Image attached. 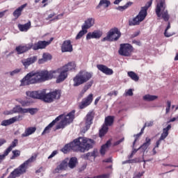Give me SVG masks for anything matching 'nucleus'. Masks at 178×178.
I'll use <instances>...</instances> for the list:
<instances>
[{"mask_svg": "<svg viewBox=\"0 0 178 178\" xmlns=\"http://www.w3.org/2000/svg\"><path fill=\"white\" fill-rule=\"evenodd\" d=\"M88 33V31L86 30L85 29H83L82 27V30L79 31V33L77 34V35L76 36V40H80L82 38V37L86 35Z\"/></svg>", "mask_w": 178, "mask_h": 178, "instance_id": "58836bf2", "label": "nucleus"}, {"mask_svg": "<svg viewBox=\"0 0 178 178\" xmlns=\"http://www.w3.org/2000/svg\"><path fill=\"white\" fill-rule=\"evenodd\" d=\"M38 60V56H34L30 58H28L26 59H24L22 60V64L25 67V68H27L30 65L34 64Z\"/></svg>", "mask_w": 178, "mask_h": 178, "instance_id": "aec40b11", "label": "nucleus"}, {"mask_svg": "<svg viewBox=\"0 0 178 178\" xmlns=\"http://www.w3.org/2000/svg\"><path fill=\"white\" fill-rule=\"evenodd\" d=\"M47 61L45 60V59L42 57V58H40L38 60V64L39 65H42L45 63Z\"/></svg>", "mask_w": 178, "mask_h": 178, "instance_id": "4d7b16f0", "label": "nucleus"}, {"mask_svg": "<svg viewBox=\"0 0 178 178\" xmlns=\"http://www.w3.org/2000/svg\"><path fill=\"white\" fill-rule=\"evenodd\" d=\"M109 174H103L97 176H95L93 178H109Z\"/></svg>", "mask_w": 178, "mask_h": 178, "instance_id": "49530a36", "label": "nucleus"}, {"mask_svg": "<svg viewBox=\"0 0 178 178\" xmlns=\"http://www.w3.org/2000/svg\"><path fill=\"white\" fill-rule=\"evenodd\" d=\"M42 58L44 59L46 62L51 60L52 58L51 55L47 53H44Z\"/></svg>", "mask_w": 178, "mask_h": 178, "instance_id": "c03bdc74", "label": "nucleus"}, {"mask_svg": "<svg viewBox=\"0 0 178 178\" xmlns=\"http://www.w3.org/2000/svg\"><path fill=\"white\" fill-rule=\"evenodd\" d=\"M134 51V47L130 44H121L119 54L120 56L130 57Z\"/></svg>", "mask_w": 178, "mask_h": 178, "instance_id": "9d476101", "label": "nucleus"}, {"mask_svg": "<svg viewBox=\"0 0 178 178\" xmlns=\"http://www.w3.org/2000/svg\"><path fill=\"white\" fill-rule=\"evenodd\" d=\"M153 0H150L147 2V5L141 8V10L138 15L133 19L129 20V26H139L147 16V10L152 6Z\"/></svg>", "mask_w": 178, "mask_h": 178, "instance_id": "39448f33", "label": "nucleus"}, {"mask_svg": "<svg viewBox=\"0 0 178 178\" xmlns=\"http://www.w3.org/2000/svg\"><path fill=\"white\" fill-rule=\"evenodd\" d=\"M17 144H18V140L15 139L12 142L11 145L4 151L3 154H0V159L1 162H3L6 159V157L9 154V153L12 151V149L15 147H17Z\"/></svg>", "mask_w": 178, "mask_h": 178, "instance_id": "ddd939ff", "label": "nucleus"}, {"mask_svg": "<svg viewBox=\"0 0 178 178\" xmlns=\"http://www.w3.org/2000/svg\"><path fill=\"white\" fill-rule=\"evenodd\" d=\"M144 173L145 172H138V174L135 175L133 178H140L141 177L143 176Z\"/></svg>", "mask_w": 178, "mask_h": 178, "instance_id": "603ef678", "label": "nucleus"}, {"mask_svg": "<svg viewBox=\"0 0 178 178\" xmlns=\"http://www.w3.org/2000/svg\"><path fill=\"white\" fill-rule=\"evenodd\" d=\"M76 65L74 62H70L68 64L57 69L56 70L49 71V74H51V79L56 77V74H58L56 79V83L63 82L68 76L67 72L72 70H75Z\"/></svg>", "mask_w": 178, "mask_h": 178, "instance_id": "20e7f679", "label": "nucleus"}, {"mask_svg": "<svg viewBox=\"0 0 178 178\" xmlns=\"http://www.w3.org/2000/svg\"><path fill=\"white\" fill-rule=\"evenodd\" d=\"M108 131V127L104 124L102 128L99 130V136L101 138L104 137Z\"/></svg>", "mask_w": 178, "mask_h": 178, "instance_id": "4c0bfd02", "label": "nucleus"}, {"mask_svg": "<svg viewBox=\"0 0 178 178\" xmlns=\"http://www.w3.org/2000/svg\"><path fill=\"white\" fill-rule=\"evenodd\" d=\"M31 26V22H27L25 24H18V29L21 32H27Z\"/></svg>", "mask_w": 178, "mask_h": 178, "instance_id": "bb28decb", "label": "nucleus"}, {"mask_svg": "<svg viewBox=\"0 0 178 178\" xmlns=\"http://www.w3.org/2000/svg\"><path fill=\"white\" fill-rule=\"evenodd\" d=\"M111 1L108 0H101L97 6V9H99L102 6H104L105 8H107L110 6Z\"/></svg>", "mask_w": 178, "mask_h": 178, "instance_id": "473e14b6", "label": "nucleus"}, {"mask_svg": "<svg viewBox=\"0 0 178 178\" xmlns=\"http://www.w3.org/2000/svg\"><path fill=\"white\" fill-rule=\"evenodd\" d=\"M97 67L101 72L107 76H111L114 73L113 70L111 68L108 67L105 65L99 64L97 65Z\"/></svg>", "mask_w": 178, "mask_h": 178, "instance_id": "f3484780", "label": "nucleus"}, {"mask_svg": "<svg viewBox=\"0 0 178 178\" xmlns=\"http://www.w3.org/2000/svg\"><path fill=\"white\" fill-rule=\"evenodd\" d=\"M93 101V94H90L88 97L83 99L81 102L79 104V108L81 110H83L88 106H89Z\"/></svg>", "mask_w": 178, "mask_h": 178, "instance_id": "f8f14e48", "label": "nucleus"}, {"mask_svg": "<svg viewBox=\"0 0 178 178\" xmlns=\"http://www.w3.org/2000/svg\"><path fill=\"white\" fill-rule=\"evenodd\" d=\"M102 36V33L100 31H95L92 33L90 32L87 34L86 40L99 39Z\"/></svg>", "mask_w": 178, "mask_h": 178, "instance_id": "412c9836", "label": "nucleus"}, {"mask_svg": "<svg viewBox=\"0 0 178 178\" xmlns=\"http://www.w3.org/2000/svg\"><path fill=\"white\" fill-rule=\"evenodd\" d=\"M128 76L130 77L133 81L138 82L139 81V76L136 74V72L131 71L128 72Z\"/></svg>", "mask_w": 178, "mask_h": 178, "instance_id": "e433bc0d", "label": "nucleus"}, {"mask_svg": "<svg viewBox=\"0 0 178 178\" xmlns=\"http://www.w3.org/2000/svg\"><path fill=\"white\" fill-rule=\"evenodd\" d=\"M133 5V2L129 1L124 5L125 8L128 9L129 7H131Z\"/></svg>", "mask_w": 178, "mask_h": 178, "instance_id": "bf43d9fd", "label": "nucleus"}, {"mask_svg": "<svg viewBox=\"0 0 178 178\" xmlns=\"http://www.w3.org/2000/svg\"><path fill=\"white\" fill-rule=\"evenodd\" d=\"M75 110L70 112L63 119L65 122L67 124L72 123L74 119Z\"/></svg>", "mask_w": 178, "mask_h": 178, "instance_id": "393cba45", "label": "nucleus"}, {"mask_svg": "<svg viewBox=\"0 0 178 178\" xmlns=\"http://www.w3.org/2000/svg\"><path fill=\"white\" fill-rule=\"evenodd\" d=\"M124 140V138H121L120 140H119L115 142L114 144H113V145H114V146H118V145H120L122 143H123Z\"/></svg>", "mask_w": 178, "mask_h": 178, "instance_id": "8fccbe9b", "label": "nucleus"}, {"mask_svg": "<svg viewBox=\"0 0 178 178\" xmlns=\"http://www.w3.org/2000/svg\"><path fill=\"white\" fill-rule=\"evenodd\" d=\"M27 111L22 108L20 106L17 105L13 109V113H26Z\"/></svg>", "mask_w": 178, "mask_h": 178, "instance_id": "72a5a7b5", "label": "nucleus"}, {"mask_svg": "<svg viewBox=\"0 0 178 178\" xmlns=\"http://www.w3.org/2000/svg\"><path fill=\"white\" fill-rule=\"evenodd\" d=\"M26 6V3L23 4L13 12V15L16 19H19V17L22 15V13Z\"/></svg>", "mask_w": 178, "mask_h": 178, "instance_id": "b1692460", "label": "nucleus"}, {"mask_svg": "<svg viewBox=\"0 0 178 178\" xmlns=\"http://www.w3.org/2000/svg\"><path fill=\"white\" fill-rule=\"evenodd\" d=\"M73 47L70 40H66L61 46V51L63 53L72 52Z\"/></svg>", "mask_w": 178, "mask_h": 178, "instance_id": "dca6fc26", "label": "nucleus"}, {"mask_svg": "<svg viewBox=\"0 0 178 178\" xmlns=\"http://www.w3.org/2000/svg\"><path fill=\"white\" fill-rule=\"evenodd\" d=\"M21 155V151L19 149H15L13 151V156L10 157V160H15L16 158Z\"/></svg>", "mask_w": 178, "mask_h": 178, "instance_id": "ea45409f", "label": "nucleus"}, {"mask_svg": "<svg viewBox=\"0 0 178 178\" xmlns=\"http://www.w3.org/2000/svg\"><path fill=\"white\" fill-rule=\"evenodd\" d=\"M51 74L47 70L32 71L28 73L21 81V86L44 83L51 80Z\"/></svg>", "mask_w": 178, "mask_h": 178, "instance_id": "f03ea898", "label": "nucleus"}, {"mask_svg": "<svg viewBox=\"0 0 178 178\" xmlns=\"http://www.w3.org/2000/svg\"><path fill=\"white\" fill-rule=\"evenodd\" d=\"M69 158H65L62 162L58 165L56 169V171L66 170L68 166Z\"/></svg>", "mask_w": 178, "mask_h": 178, "instance_id": "5701e85b", "label": "nucleus"}, {"mask_svg": "<svg viewBox=\"0 0 178 178\" xmlns=\"http://www.w3.org/2000/svg\"><path fill=\"white\" fill-rule=\"evenodd\" d=\"M170 28H171L170 22H168V26H167V28H166V29H165V33H164L165 37H166V38H170V37L172 36V34L168 33V31L169 29H170Z\"/></svg>", "mask_w": 178, "mask_h": 178, "instance_id": "37998d69", "label": "nucleus"}, {"mask_svg": "<svg viewBox=\"0 0 178 178\" xmlns=\"http://www.w3.org/2000/svg\"><path fill=\"white\" fill-rule=\"evenodd\" d=\"M127 94L129 96H133L134 93H133L132 89H129V90L127 91Z\"/></svg>", "mask_w": 178, "mask_h": 178, "instance_id": "338daca9", "label": "nucleus"}, {"mask_svg": "<svg viewBox=\"0 0 178 178\" xmlns=\"http://www.w3.org/2000/svg\"><path fill=\"white\" fill-rule=\"evenodd\" d=\"M95 116V112L94 110L90 111L84 118L86 122V129H89L90 126L93 124V120Z\"/></svg>", "mask_w": 178, "mask_h": 178, "instance_id": "9b49d317", "label": "nucleus"}, {"mask_svg": "<svg viewBox=\"0 0 178 178\" xmlns=\"http://www.w3.org/2000/svg\"><path fill=\"white\" fill-rule=\"evenodd\" d=\"M154 125V122L153 121H149V122H147L145 124V127H151Z\"/></svg>", "mask_w": 178, "mask_h": 178, "instance_id": "3c124183", "label": "nucleus"}, {"mask_svg": "<svg viewBox=\"0 0 178 178\" xmlns=\"http://www.w3.org/2000/svg\"><path fill=\"white\" fill-rule=\"evenodd\" d=\"M20 120H22V116L19 115L11 118L8 120H3L1 125L3 127H7V126L11 125V124H14L15 122H16L17 121H20Z\"/></svg>", "mask_w": 178, "mask_h": 178, "instance_id": "2eb2a0df", "label": "nucleus"}, {"mask_svg": "<svg viewBox=\"0 0 178 178\" xmlns=\"http://www.w3.org/2000/svg\"><path fill=\"white\" fill-rule=\"evenodd\" d=\"M57 154H58V151H57V150L53 151V152L51 153V154L48 157V159H52V158L54 157Z\"/></svg>", "mask_w": 178, "mask_h": 178, "instance_id": "864d4df0", "label": "nucleus"}, {"mask_svg": "<svg viewBox=\"0 0 178 178\" xmlns=\"http://www.w3.org/2000/svg\"><path fill=\"white\" fill-rule=\"evenodd\" d=\"M151 145V139L149 137L145 138V143H144L140 147L139 149H143L144 152L147 149V148Z\"/></svg>", "mask_w": 178, "mask_h": 178, "instance_id": "2f4dec72", "label": "nucleus"}, {"mask_svg": "<svg viewBox=\"0 0 178 178\" xmlns=\"http://www.w3.org/2000/svg\"><path fill=\"white\" fill-rule=\"evenodd\" d=\"M94 145L95 140L93 139L79 137L74 139L72 142L66 144L62 149H60V151L65 154H67L72 151L74 152L84 153L86 151L92 149Z\"/></svg>", "mask_w": 178, "mask_h": 178, "instance_id": "f257e3e1", "label": "nucleus"}, {"mask_svg": "<svg viewBox=\"0 0 178 178\" xmlns=\"http://www.w3.org/2000/svg\"><path fill=\"white\" fill-rule=\"evenodd\" d=\"M35 159L36 156H31L28 160L25 161L18 168H15L13 172H11L8 178H17L26 173L27 169L31 164L35 161Z\"/></svg>", "mask_w": 178, "mask_h": 178, "instance_id": "423d86ee", "label": "nucleus"}, {"mask_svg": "<svg viewBox=\"0 0 178 178\" xmlns=\"http://www.w3.org/2000/svg\"><path fill=\"white\" fill-rule=\"evenodd\" d=\"M26 96L35 99H40L45 103L51 104L61 97V90H55L46 93V90L27 91Z\"/></svg>", "mask_w": 178, "mask_h": 178, "instance_id": "7ed1b4c3", "label": "nucleus"}, {"mask_svg": "<svg viewBox=\"0 0 178 178\" xmlns=\"http://www.w3.org/2000/svg\"><path fill=\"white\" fill-rule=\"evenodd\" d=\"M67 126V123L63 120H62L58 124L56 125V130H58V129H65V127Z\"/></svg>", "mask_w": 178, "mask_h": 178, "instance_id": "a19ab883", "label": "nucleus"}, {"mask_svg": "<svg viewBox=\"0 0 178 178\" xmlns=\"http://www.w3.org/2000/svg\"><path fill=\"white\" fill-rule=\"evenodd\" d=\"M63 118V115H60L55 120H54L48 126H47L44 130L42 133V136L49 134V130L52 128L58 122H59Z\"/></svg>", "mask_w": 178, "mask_h": 178, "instance_id": "6ab92c4d", "label": "nucleus"}, {"mask_svg": "<svg viewBox=\"0 0 178 178\" xmlns=\"http://www.w3.org/2000/svg\"><path fill=\"white\" fill-rule=\"evenodd\" d=\"M21 70L20 69H15L13 71L10 72V74L11 76H15V74H17L20 72Z\"/></svg>", "mask_w": 178, "mask_h": 178, "instance_id": "de8ad7c7", "label": "nucleus"}, {"mask_svg": "<svg viewBox=\"0 0 178 178\" xmlns=\"http://www.w3.org/2000/svg\"><path fill=\"white\" fill-rule=\"evenodd\" d=\"M97 150L94 149L92 152H88L86 154H85L84 159L86 160H88L90 157H94L95 159L97 156Z\"/></svg>", "mask_w": 178, "mask_h": 178, "instance_id": "c9c22d12", "label": "nucleus"}, {"mask_svg": "<svg viewBox=\"0 0 178 178\" xmlns=\"http://www.w3.org/2000/svg\"><path fill=\"white\" fill-rule=\"evenodd\" d=\"M162 139L159 138L157 142H156V145L155 146V148H159L160 144L162 142Z\"/></svg>", "mask_w": 178, "mask_h": 178, "instance_id": "680f3d73", "label": "nucleus"}, {"mask_svg": "<svg viewBox=\"0 0 178 178\" xmlns=\"http://www.w3.org/2000/svg\"><path fill=\"white\" fill-rule=\"evenodd\" d=\"M6 143L5 139L0 138V147Z\"/></svg>", "mask_w": 178, "mask_h": 178, "instance_id": "69168bd1", "label": "nucleus"}, {"mask_svg": "<svg viewBox=\"0 0 178 178\" xmlns=\"http://www.w3.org/2000/svg\"><path fill=\"white\" fill-rule=\"evenodd\" d=\"M111 145V140H109L106 142V143H105L102 146V148L100 149V154H102V156H104L106 154V152L108 149Z\"/></svg>", "mask_w": 178, "mask_h": 178, "instance_id": "cd10ccee", "label": "nucleus"}, {"mask_svg": "<svg viewBox=\"0 0 178 178\" xmlns=\"http://www.w3.org/2000/svg\"><path fill=\"white\" fill-rule=\"evenodd\" d=\"M121 37V33L118 28L111 29L106 37L104 38L102 40V42H116L118 41Z\"/></svg>", "mask_w": 178, "mask_h": 178, "instance_id": "1a4fd4ad", "label": "nucleus"}, {"mask_svg": "<svg viewBox=\"0 0 178 178\" xmlns=\"http://www.w3.org/2000/svg\"><path fill=\"white\" fill-rule=\"evenodd\" d=\"M36 131V127H31L26 129L25 132L22 134V138L28 137L32 134H33Z\"/></svg>", "mask_w": 178, "mask_h": 178, "instance_id": "a878e982", "label": "nucleus"}, {"mask_svg": "<svg viewBox=\"0 0 178 178\" xmlns=\"http://www.w3.org/2000/svg\"><path fill=\"white\" fill-rule=\"evenodd\" d=\"M25 110H26V113H29L31 115L36 114L38 111V108H25Z\"/></svg>", "mask_w": 178, "mask_h": 178, "instance_id": "79ce46f5", "label": "nucleus"}, {"mask_svg": "<svg viewBox=\"0 0 178 178\" xmlns=\"http://www.w3.org/2000/svg\"><path fill=\"white\" fill-rule=\"evenodd\" d=\"M171 124H168L167 127L163 129V133L161 134L160 138L161 140H164L168 137V136L169 135V131L171 129Z\"/></svg>", "mask_w": 178, "mask_h": 178, "instance_id": "c85d7f7f", "label": "nucleus"}, {"mask_svg": "<svg viewBox=\"0 0 178 178\" xmlns=\"http://www.w3.org/2000/svg\"><path fill=\"white\" fill-rule=\"evenodd\" d=\"M68 161V167L70 169H74L76 167V164L78 163V159L76 157H71Z\"/></svg>", "mask_w": 178, "mask_h": 178, "instance_id": "c756f323", "label": "nucleus"}, {"mask_svg": "<svg viewBox=\"0 0 178 178\" xmlns=\"http://www.w3.org/2000/svg\"><path fill=\"white\" fill-rule=\"evenodd\" d=\"M133 44H136L138 46H140L141 45L140 41L136 40H133Z\"/></svg>", "mask_w": 178, "mask_h": 178, "instance_id": "0e129e2a", "label": "nucleus"}, {"mask_svg": "<svg viewBox=\"0 0 178 178\" xmlns=\"http://www.w3.org/2000/svg\"><path fill=\"white\" fill-rule=\"evenodd\" d=\"M32 47H33V43H29V44H26V45L21 44L16 47L15 51H17L18 55H21L31 50Z\"/></svg>", "mask_w": 178, "mask_h": 178, "instance_id": "4468645a", "label": "nucleus"}, {"mask_svg": "<svg viewBox=\"0 0 178 178\" xmlns=\"http://www.w3.org/2000/svg\"><path fill=\"white\" fill-rule=\"evenodd\" d=\"M166 5L165 0H160L156 7V14L159 18L162 17V19L165 22H168L170 19V15L168 14V10H165Z\"/></svg>", "mask_w": 178, "mask_h": 178, "instance_id": "6e6552de", "label": "nucleus"}, {"mask_svg": "<svg viewBox=\"0 0 178 178\" xmlns=\"http://www.w3.org/2000/svg\"><path fill=\"white\" fill-rule=\"evenodd\" d=\"M142 134L140 133H138V134H136L134 135V137L136 138H135V140L133 143V146L134 147V145H136V143L138 141V138H140V136H141Z\"/></svg>", "mask_w": 178, "mask_h": 178, "instance_id": "09e8293b", "label": "nucleus"}, {"mask_svg": "<svg viewBox=\"0 0 178 178\" xmlns=\"http://www.w3.org/2000/svg\"><path fill=\"white\" fill-rule=\"evenodd\" d=\"M49 44H50V42H47L45 40L38 41V42L35 43L34 44H33L32 49L34 51H38L39 49H44Z\"/></svg>", "mask_w": 178, "mask_h": 178, "instance_id": "a211bd4d", "label": "nucleus"}, {"mask_svg": "<svg viewBox=\"0 0 178 178\" xmlns=\"http://www.w3.org/2000/svg\"><path fill=\"white\" fill-rule=\"evenodd\" d=\"M163 166L165 167H174V168H178V165H172V164H168V163H163Z\"/></svg>", "mask_w": 178, "mask_h": 178, "instance_id": "13d9d810", "label": "nucleus"}, {"mask_svg": "<svg viewBox=\"0 0 178 178\" xmlns=\"http://www.w3.org/2000/svg\"><path fill=\"white\" fill-rule=\"evenodd\" d=\"M48 1L49 0H42V3L44 4L42 6V8H45V7H47L48 6V3H47Z\"/></svg>", "mask_w": 178, "mask_h": 178, "instance_id": "052dcab7", "label": "nucleus"}, {"mask_svg": "<svg viewBox=\"0 0 178 178\" xmlns=\"http://www.w3.org/2000/svg\"><path fill=\"white\" fill-rule=\"evenodd\" d=\"M101 99V97H98L96 98L95 102V105H97L98 102Z\"/></svg>", "mask_w": 178, "mask_h": 178, "instance_id": "774afa93", "label": "nucleus"}, {"mask_svg": "<svg viewBox=\"0 0 178 178\" xmlns=\"http://www.w3.org/2000/svg\"><path fill=\"white\" fill-rule=\"evenodd\" d=\"M92 78V73L81 70L73 79L74 87H79L90 80Z\"/></svg>", "mask_w": 178, "mask_h": 178, "instance_id": "0eeeda50", "label": "nucleus"}, {"mask_svg": "<svg viewBox=\"0 0 178 178\" xmlns=\"http://www.w3.org/2000/svg\"><path fill=\"white\" fill-rule=\"evenodd\" d=\"M158 99L157 95H152L149 94L145 95L143 97V99L146 102H154Z\"/></svg>", "mask_w": 178, "mask_h": 178, "instance_id": "f704fd0d", "label": "nucleus"}, {"mask_svg": "<svg viewBox=\"0 0 178 178\" xmlns=\"http://www.w3.org/2000/svg\"><path fill=\"white\" fill-rule=\"evenodd\" d=\"M19 103L22 104L23 107L27 106L29 104V102L24 100H21Z\"/></svg>", "mask_w": 178, "mask_h": 178, "instance_id": "5fc2aeb1", "label": "nucleus"}, {"mask_svg": "<svg viewBox=\"0 0 178 178\" xmlns=\"http://www.w3.org/2000/svg\"><path fill=\"white\" fill-rule=\"evenodd\" d=\"M93 84V81H90V82H88L85 86H84V88L83 90H85V92H86L88 90H89L91 86H92Z\"/></svg>", "mask_w": 178, "mask_h": 178, "instance_id": "a18cd8bd", "label": "nucleus"}, {"mask_svg": "<svg viewBox=\"0 0 178 178\" xmlns=\"http://www.w3.org/2000/svg\"><path fill=\"white\" fill-rule=\"evenodd\" d=\"M114 119H115V117L113 115H108V116L106 117L105 124H104V125L106 126L107 127H111L114 123Z\"/></svg>", "mask_w": 178, "mask_h": 178, "instance_id": "7c9ffc66", "label": "nucleus"}, {"mask_svg": "<svg viewBox=\"0 0 178 178\" xmlns=\"http://www.w3.org/2000/svg\"><path fill=\"white\" fill-rule=\"evenodd\" d=\"M103 162L104 163H112V159L111 158H108V159H106L104 160H103Z\"/></svg>", "mask_w": 178, "mask_h": 178, "instance_id": "e2e57ef3", "label": "nucleus"}, {"mask_svg": "<svg viewBox=\"0 0 178 178\" xmlns=\"http://www.w3.org/2000/svg\"><path fill=\"white\" fill-rule=\"evenodd\" d=\"M95 19L92 17L88 18L85 22L84 24L82 25V28L83 29H86V31L92 28L95 25Z\"/></svg>", "mask_w": 178, "mask_h": 178, "instance_id": "4be33fe9", "label": "nucleus"}, {"mask_svg": "<svg viewBox=\"0 0 178 178\" xmlns=\"http://www.w3.org/2000/svg\"><path fill=\"white\" fill-rule=\"evenodd\" d=\"M117 10H119V11H121V12H123L125 10H127L125 6H118L117 8Z\"/></svg>", "mask_w": 178, "mask_h": 178, "instance_id": "6e6d98bb", "label": "nucleus"}]
</instances>
